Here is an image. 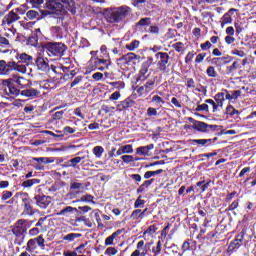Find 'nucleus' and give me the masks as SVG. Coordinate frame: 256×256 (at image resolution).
<instances>
[{"instance_id": "1", "label": "nucleus", "mask_w": 256, "mask_h": 256, "mask_svg": "<svg viewBox=\"0 0 256 256\" xmlns=\"http://www.w3.org/2000/svg\"><path fill=\"white\" fill-rule=\"evenodd\" d=\"M46 7L54 13H64V15H67V11L72 15L77 13L75 0H47Z\"/></svg>"}, {"instance_id": "2", "label": "nucleus", "mask_w": 256, "mask_h": 256, "mask_svg": "<svg viewBox=\"0 0 256 256\" xmlns=\"http://www.w3.org/2000/svg\"><path fill=\"white\" fill-rule=\"evenodd\" d=\"M131 15V8L127 5L112 8L106 12V20L108 23H121Z\"/></svg>"}, {"instance_id": "3", "label": "nucleus", "mask_w": 256, "mask_h": 256, "mask_svg": "<svg viewBox=\"0 0 256 256\" xmlns=\"http://www.w3.org/2000/svg\"><path fill=\"white\" fill-rule=\"evenodd\" d=\"M13 71L25 75V73H27V66L15 61L7 62L5 60H0V75L9 77Z\"/></svg>"}, {"instance_id": "4", "label": "nucleus", "mask_w": 256, "mask_h": 256, "mask_svg": "<svg viewBox=\"0 0 256 256\" xmlns=\"http://www.w3.org/2000/svg\"><path fill=\"white\" fill-rule=\"evenodd\" d=\"M49 57H63L67 46L61 42H48L45 45Z\"/></svg>"}, {"instance_id": "5", "label": "nucleus", "mask_w": 256, "mask_h": 256, "mask_svg": "<svg viewBox=\"0 0 256 256\" xmlns=\"http://www.w3.org/2000/svg\"><path fill=\"white\" fill-rule=\"evenodd\" d=\"M21 15H25V12L21 9H15L10 11L8 14L5 15L2 24L11 26L13 23H17L19 19H21Z\"/></svg>"}, {"instance_id": "6", "label": "nucleus", "mask_w": 256, "mask_h": 256, "mask_svg": "<svg viewBox=\"0 0 256 256\" xmlns=\"http://www.w3.org/2000/svg\"><path fill=\"white\" fill-rule=\"evenodd\" d=\"M37 245L38 247H41V249H45V238H43V236L40 235L36 238L28 240L26 245V251L28 253H33V251L37 249Z\"/></svg>"}, {"instance_id": "7", "label": "nucleus", "mask_w": 256, "mask_h": 256, "mask_svg": "<svg viewBox=\"0 0 256 256\" xmlns=\"http://www.w3.org/2000/svg\"><path fill=\"white\" fill-rule=\"evenodd\" d=\"M155 57L158 60V69L160 71H167V65H169V54H167V52H158Z\"/></svg>"}, {"instance_id": "8", "label": "nucleus", "mask_w": 256, "mask_h": 256, "mask_svg": "<svg viewBox=\"0 0 256 256\" xmlns=\"http://www.w3.org/2000/svg\"><path fill=\"white\" fill-rule=\"evenodd\" d=\"M6 81H10V83H16L19 89H27L29 87V80L25 79V77L20 76L19 74H13L11 78L5 79Z\"/></svg>"}, {"instance_id": "9", "label": "nucleus", "mask_w": 256, "mask_h": 256, "mask_svg": "<svg viewBox=\"0 0 256 256\" xmlns=\"http://www.w3.org/2000/svg\"><path fill=\"white\" fill-rule=\"evenodd\" d=\"M12 233L16 237H21V235L27 233V220H18L12 228Z\"/></svg>"}, {"instance_id": "10", "label": "nucleus", "mask_w": 256, "mask_h": 256, "mask_svg": "<svg viewBox=\"0 0 256 256\" xmlns=\"http://www.w3.org/2000/svg\"><path fill=\"white\" fill-rule=\"evenodd\" d=\"M2 85L3 87H6V95H9L10 97H18V95L21 93V90L17 89V87L11 83V80H2Z\"/></svg>"}, {"instance_id": "11", "label": "nucleus", "mask_w": 256, "mask_h": 256, "mask_svg": "<svg viewBox=\"0 0 256 256\" xmlns=\"http://www.w3.org/2000/svg\"><path fill=\"white\" fill-rule=\"evenodd\" d=\"M217 127V125H209L205 122L197 121L192 124L191 129H196L200 133H207V131H215Z\"/></svg>"}, {"instance_id": "12", "label": "nucleus", "mask_w": 256, "mask_h": 256, "mask_svg": "<svg viewBox=\"0 0 256 256\" xmlns=\"http://www.w3.org/2000/svg\"><path fill=\"white\" fill-rule=\"evenodd\" d=\"M34 199L36 201V205L41 209H47V207L51 205L52 201L51 197L46 195H36Z\"/></svg>"}, {"instance_id": "13", "label": "nucleus", "mask_w": 256, "mask_h": 256, "mask_svg": "<svg viewBox=\"0 0 256 256\" xmlns=\"http://www.w3.org/2000/svg\"><path fill=\"white\" fill-rule=\"evenodd\" d=\"M31 85L33 84L31 83V81H29V87L24 88V90H22L20 94L24 97H37L41 95V91H39V89L37 88H32Z\"/></svg>"}, {"instance_id": "14", "label": "nucleus", "mask_w": 256, "mask_h": 256, "mask_svg": "<svg viewBox=\"0 0 256 256\" xmlns=\"http://www.w3.org/2000/svg\"><path fill=\"white\" fill-rule=\"evenodd\" d=\"M35 63L39 71H49V60L47 58L38 56Z\"/></svg>"}, {"instance_id": "15", "label": "nucleus", "mask_w": 256, "mask_h": 256, "mask_svg": "<svg viewBox=\"0 0 256 256\" xmlns=\"http://www.w3.org/2000/svg\"><path fill=\"white\" fill-rule=\"evenodd\" d=\"M151 26V18H142L136 23V27L143 33H147L149 29L147 27Z\"/></svg>"}, {"instance_id": "16", "label": "nucleus", "mask_w": 256, "mask_h": 256, "mask_svg": "<svg viewBox=\"0 0 256 256\" xmlns=\"http://www.w3.org/2000/svg\"><path fill=\"white\" fill-rule=\"evenodd\" d=\"M153 149H155V145L150 144L147 146L138 147L136 149V153L138 155H143L144 157H149L151 155V151H153Z\"/></svg>"}, {"instance_id": "17", "label": "nucleus", "mask_w": 256, "mask_h": 256, "mask_svg": "<svg viewBox=\"0 0 256 256\" xmlns=\"http://www.w3.org/2000/svg\"><path fill=\"white\" fill-rule=\"evenodd\" d=\"M16 59L19 60V63H24V65H32L33 64V56L27 53H20L16 55Z\"/></svg>"}, {"instance_id": "18", "label": "nucleus", "mask_w": 256, "mask_h": 256, "mask_svg": "<svg viewBox=\"0 0 256 256\" xmlns=\"http://www.w3.org/2000/svg\"><path fill=\"white\" fill-rule=\"evenodd\" d=\"M245 238V232H241L238 235V238L235 239L230 245H229V249L231 251L235 250V249H239L241 247V243H243V239Z\"/></svg>"}, {"instance_id": "19", "label": "nucleus", "mask_w": 256, "mask_h": 256, "mask_svg": "<svg viewBox=\"0 0 256 256\" xmlns=\"http://www.w3.org/2000/svg\"><path fill=\"white\" fill-rule=\"evenodd\" d=\"M214 101L216 102V109L219 111V107L223 108V103L225 101V92H219L214 96Z\"/></svg>"}, {"instance_id": "20", "label": "nucleus", "mask_w": 256, "mask_h": 256, "mask_svg": "<svg viewBox=\"0 0 256 256\" xmlns=\"http://www.w3.org/2000/svg\"><path fill=\"white\" fill-rule=\"evenodd\" d=\"M81 161H83V158L81 157L72 158L64 163V167H73L74 169H77L79 167L77 165H79Z\"/></svg>"}, {"instance_id": "21", "label": "nucleus", "mask_w": 256, "mask_h": 256, "mask_svg": "<svg viewBox=\"0 0 256 256\" xmlns=\"http://www.w3.org/2000/svg\"><path fill=\"white\" fill-rule=\"evenodd\" d=\"M140 89H144L145 93H151L155 89V79L148 80Z\"/></svg>"}, {"instance_id": "22", "label": "nucleus", "mask_w": 256, "mask_h": 256, "mask_svg": "<svg viewBox=\"0 0 256 256\" xmlns=\"http://www.w3.org/2000/svg\"><path fill=\"white\" fill-rule=\"evenodd\" d=\"M151 102L155 105V107H158L159 109L165 105V100H163L159 95L152 96Z\"/></svg>"}, {"instance_id": "23", "label": "nucleus", "mask_w": 256, "mask_h": 256, "mask_svg": "<svg viewBox=\"0 0 256 256\" xmlns=\"http://www.w3.org/2000/svg\"><path fill=\"white\" fill-rule=\"evenodd\" d=\"M213 61L216 65H227L228 63H231V56L214 58Z\"/></svg>"}, {"instance_id": "24", "label": "nucleus", "mask_w": 256, "mask_h": 256, "mask_svg": "<svg viewBox=\"0 0 256 256\" xmlns=\"http://www.w3.org/2000/svg\"><path fill=\"white\" fill-rule=\"evenodd\" d=\"M149 77V68L143 65L139 72V79L140 81H145Z\"/></svg>"}, {"instance_id": "25", "label": "nucleus", "mask_w": 256, "mask_h": 256, "mask_svg": "<svg viewBox=\"0 0 256 256\" xmlns=\"http://www.w3.org/2000/svg\"><path fill=\"white\" fill-rule=\"evenodd\" d=\"M35 19H39V12L35 11V10H29L26 13V17L25 20L26 21H33Z\"/></svg>"}, {"instance_id": "26", "label": "nucleus", "mask_w": 256, "mask_h": 256, "mask_svg": "<svg viewBox=\"0 0 256 256\" xmlns=\"http://www.w3.org/2000/svg\"><path fill=\"white\" fill-rule=\"evenodd\" d=\"M132 105H133V101L126 99L120 102V104H118L117 109L118 111H123V109H129V107H131Z\"/></svg>"}, {"instance_id": "27", "label": "nucleus", "mask_w": 256, "mask_h": 256, "mask_svg": "<svg viewBox=\"0 0 256 256\" xmlns=\"http://www.w3.org/2000/svg\"><path fill=\"white\" fill-rule=\"evenodd\" d=\"M146 212L147 209H145L144 211H142L141 209L134 210L131 214V219H143Z\"/></svg>"}, {"instance_id": "28", "label": "nucleus", "mask_w": 256, "mask_h": 256, "mask_svg": "<svg viewBox=\"0 0 256 256\" xmlns=\"http://www.w3.org/2000/svg\"><path fill=\"white\" fill-rule=\"evenodd\" d=\"M233 23V18H231V15L229 13H226L222 17L221 27H225V25H229Z\"/></svg>"}, {"instance_id": "29", "label": "nucleus", "mask_w": 256, "mask_h": 256, "mask_svg": "<svg viewBox=\"0 0 256 256\" xmlns=\"http://www.w3.org/2000/svg\"><path fill=\"white\" fill-rule=\"evenodd\" d=\"M92 151L97 159H101L103 153H105L103 146H95Z\"/></svg>"}, {"instance_id": "30", "label": "nucleus", "mask_w": 256, "mask_h": 256, "mask_svg": "<svg viewBox=\"0 0 256 256\" xmlns=\"http://www.w3.org/2000/svg\"><path fill=\"white\" fill-rule=\"evenodd\" d=\"M212 141V139H194L192 140V143H196L197 145L205 147V145H211Z\"/></svg>"}, {"instance_id": "31", "label": "nucleus", "mask_w": 256, "mask_h": 256, "mask_svg": "<svg viewBox=\"0 0 256 256\" xmlns=\"http://www.w3.org/2000/svg\"><path fill=\"white\" fill-rule=\"evenodd\" d=\"M79 237H81V234L79 233H70L63 237V241L72 242V241H75V239H79Z\"/></svg>"}, {"instance_id": "32", "label": "nucleus", "mask_w": 256, "mask_h": 256, "mask_svg": "<svg viewBox=\"0 0 256 256\" xmlns=\"http://www.w3.org/2000/svg\"><path fill=\"white\" fill-rule=\"evenodd\" d=\"M39 183H40L39 179H30V180L24 181L22 183V187L29 188V187H33V185H37Z\"/></svg>"}, {"instance_id": "33", "label": "nucleus", "mask_w": 256, "mask_h": 256, "mask_svg": "<svg viewBox=\"0 0 256 256\" xmlns=\"http://www.w3.org/2000/svg\"><path fill=\"white\" fill-rule=\"evenodd\" d=\"M161 173H163L162 169L156 171H147L144 174V179H151V177H155V175H161Z\"/></svg>"}, {"instance_id": "34", "label": "nucleus", "mask_w": 256, "mask_h": 256, "mask_svg": "<svg viewBox=\"0 0 256 256\" xmlns=\"http://www.w3.org/2000/svg\"><path fill=\"white\" fill-rule=\"evenodd\" d=\"M237 69H239V62L234 61L231 66L226 68V73L227 75H231V73H234V71H237Z\"/></svg>"}, {"instance_id": "35", "label": "nucleus", "mask_w": 256, "mask_h": 256, "mask_svg": "<svg viewBox=\"0 0 256 256\" xmlns=\"http://www.w3.org/2000/svg\"><path fill=\"white\" fill-rule=\"evenodd\" d=\"M70 189H73L76 191H83L85 189V186L83 185V183L71 182Z\"/></svg>"}, {"instance_id": "36", "label": "nucleus", "mask_w": 256, "mask_h": 256, "mask_svg": "<svg viewBox=\"0 0 256 256\" xmlns=\"http://www.w3.org/2000/svg\"><path fill=\"white\" fill-rule=\"evenodd\" d=\"M73 211H77V208H73L71 206H67L66 208L62 209L59 212V215H64L65 217H67L69 215V213H73Z\"/></svg>"}, {"instance_id": "37", "label": "nucleus", "mask_w": 256, "mask_h": 256, "mask_svg": "<svg viewBox=\"0 0 256 256\" xmlns=\"http://www.w3.org/2000/svg\"><path fill=\"white\" fill-rule=\"evenodd\" d=\"M225 113L226 115H230L231 117H233V115H239V111L231 105L226 107Z\"/></svg>"}, {"instance_id": "38", "label": "nucleus", "mask_w": 256, "mask_h": 256, "mask_svg": "<svg viewBox=\"0 0 256 256\" xmlns=\"http://www.w3.org/2000/svg\"><path fill=\"white\" fill-rule=\"evenodd\" d=\"M139 43L140 42L138 40H134L130 44L126 45V49H128V51H135V49L139 48Z\"/></svg>"}, {"instance_id": "39", "label": "nucleus", "mask_w": 256, "mask_h": 256, "mask_svg": "<svg viewBox=\"0 0 256 256\" xmlns=\"http://www.w3.org/2000/svg\"><path fill=\"white\" fill-rule=\"evenodd\" d=\"M147 33H151L152 35H159L160 28H159V26H157L155 24L154 25L150 24Z\"/></svg>"}, {"instance_id": "40", "label": "nucleus", "mask_w": 256, "mask_h": 256, "mask_svg": "<svg viewBox=\"0 0 256 256\" xmlns=\"http://www.w3.org/2000/svg\"><path fill=\"white\" fill-rule=\"evenodd\" d=\"M95 199V197H93V195L91 194H86V195H83L81 198H80V201H84L86 203H93V205H95V201H93Z\"/></svg>"}, {"instance_id": "41", "label": "nucleus", "mask_w": 256, "mask_h": 256, "mask_svg": "<svg viewBox=\"0 0 256 256\" xmlns=\"http://www.w3.org/2000/svg\"><path fill=\"white\" fill-rule=\"evenodd\" d=\"M13 197V192L11 191H3L1 195V201L5 202L8 201V199H11Z\"/></svg>"}, {"instance_id": "42", "label": "nucleus", "mask_w": 256, "mask_h": 256, "mask_svg": "<svg viewBox=\"0 0 256 256\" xmlns=\"http://www.w3.org/2000/svg\"><path fill=\"white\" fill-rule=\"evenodd\" d=\"M24 214L25 215H34L35 212H33V207L29 203L24 204Z\"/></svg>"}, {"instance_id": "43", "label": "nucleus", "mask_w": 256, "mask_h": 256, "mask_svg": "<svg viewBox=\"0 0 256 256\" xmlns=\"http://www.w3.org/2000/svg\"><path fill=\"white\" fill-rule=\"evenodd\" d=\"M206 75L213 78L217 77V71L215 70V67L209 66L206 70Z\"/></svg>"}, {"instance_id": "44", "label": "nucleus", "mask_w": 256, "mask_h": 256, "mask_svg": "<svg viewBox=\"0 0 256 256\" xmlns=\"http://www.w3.org/2000/svg\"><path fill=\"white\" fill-rule=\"evenodd\" d=\"M173 49H175V51H177L178 53H181V51H183L185 45L183 44V42H177L175 44L172 45Z\"/></svg>"}, {"instance_id": "45", "label": "nucleus", "mask_w": 256, "mask_h": 256, "mask_svg": "<svg viewBox=\"0 0 256 256\" xmlns=\"http://www.w3.org/2000/svg\"><path fill=\"white\" fill-rule=\"evenodd\" d=\"M143 205H145V200L141 199V196H138V198L136 199V201L134 203L135 209H139V208L143 207Z\"/></svg>"}, {"instance_id": "46", "label": "nucleus", "mask_w": 256, "mask_h": 256, "mask_svg": "<svg viewBox=\"0 0 256 256\" xmlns=\"http://www.w3.org/2000/svg\"><path fill=\"white\" fill-rule=\"evenodd\" d=\"M162 245L161 241L157 242V246L152 248V253H154L155 256L159 255V253H161V249H162Z\"/></svg>"}, {"instance_id": "47", "label": "nucleus", "mask_w": 256, "mask_h": 256, "mask_svg": "<svg viewBox=\"0 0 256 256\" xmlns=\"http://www.w3.org/2000/svg\"><path fill=\"white\" fill-rule=\"evenodd\" d=\"M121 159L124 163H133L135 161V158L131 155H123L121 156Z\"/></svg>"}, {"instance_id": "48", "label": "nucleus", "mask_w": 256, "mask_h": 256, "mask_svg": "<svg viewBox=\"0 0 256 256\" xmlns=\"http://www.w3.org/2000/svg\"><path fill=\"white\" fill-rule=\"evenodd\" d=\"M65 114V111L61 110V111H58V112H55L52 116V119L54 121H57L59 119H63V115Z\"/></svg>"}, {"instance_id": "49", "label": "nucleus", "mask_w": 256, "mask_h": 256, "mask_svg": "<svg viewBox=\"0 0 256 256\" xmlns=\"http://www.w3.org/2000/svg\"><path fill=\"white\" fill-rule=\"evenodd\" d=\"M122 150L124 151V154H131L133 153V146L131 144H127L122 146Z\"/></svg>"}, {"instance_id": "50", "label": "nucleus", "mask_w": 256, "mask_h": 256, "mask_svg": "<svg viewBox=\"0 0 256 256\" xmlns=\"http://www.w3.org/2000/svg\"><path fill=\"white\" fill-rule=\"evenodd\" d=\"M33 161H36V163H51V161H49L48 157H40V158H33Z\"/></svg>"}, {"instance_id": "51", "label": "nucleus", "mask_w": 256, "mask_h": 256, "mask_svg": "<svg viewBox=\"0 0 256 256\" xmlns=\"http://www.w3.org/2000/svg\"><path fill=\"white\" fill-rule=\"evenodd\" d=\"M232 55H236L237 57H246V53L243 50L234 49L231 52Z\"/></svg>"}, {"instance_id": "52", "label": "nucleus", "mask_w": 256, "mask_h": 256, "mask_svg": "<svg viewBox=\"0 0 256 256\" xmlns=\"http://www.w3.org/2000/svg\"><path fill=\"white\" fill-rule=\"evenodd\" d=\"M205 103H208V105H212L213 107V113H217V104L213 99H206Z\"/></svg>"}, {"instance_id": "53", "label": "nucleus", "mask_w": 256, "mask_h": 256, "mask_svg": "<svg viewBox=\"0 0 256 256\" xmlns=\"http://www.w3.org/2000/svg\"><path fill=\"white\" fill-rule=\"evenodd\" d=\"M147 115L148 117H156L157 115V109L153 108V107H149L147 109Z\"/></svg>"}, {"instance_id": "54", "label": "nucleus", "mask_w": 256, "mask_h": 256, "mask_svg": "<svg viewBox=\"0 0 256 256\" xmlns=\"http://www.w3.org/2000/svg\"><path fill=\"white\" fill-rule=\"evenodd\" d=\"M83 81V76H77L74 81L70 84V87H75V85H79Z\"/></svg>"}, {"instance_id": "55", "label": "nucleus", "mask_w": 256, "mask_h": 256, "mask_svg": "<svg viewBox=\"0 0 256 256\" xmlns=\"http://www.w3.org/2000/svg\"><path fill=\"white\" fill-rule=\"evenodd\" d=\"M205 57H207V54L205 53H200L197 55L195 62L196 63H203V59H205Z\"/></svg>"}, {"instance_id": "56", "label": "nucleus", "mask_w": 256, "mask_h": 256, "mask_svg": "<svg viewBox=\"0 0 256 256\" xmlns=\"http://www.w3.org/2000/svg\"><path fill=\"white\" fill-rule=\"evenodd\" d=\"M196 111H209V105L200 104L196 107Z\"/></svg>"}, {"instance_id": "57", "label": "nucleus", "mask_w": 256, "mask_h": 256, "mask_svg": "<svg viewBox=\"0 0 256 256\" xmlns=\"http://www.w3.org/2000/svg\"><path fill=\"white\" fill-rule=\"evenodd\" d=\"M171 103H172V105L176 106L177 109H181V107H183V106L181 105V102H179V100H178L176 97H173V98L171 99Z\"/></svg>"}, {"instance_id": "58", "label": "nucleus", "mask_w": 256, "mask_h": 256, "mask_svg": "<svg viewBox=\"0 0 256 256\" xmlns=\"http://www.w3.org/2000/svg\"><path fill=\"white\" fill-rule=\"evenodd\" d=\"M186 87L189 89H195V80H193V78H189L187 80Z\"/></svg>"}, {"instance_id": "59", "label": "nucleus", "mask_w": 256, "mask_h": 256, "mask_svg": "<svg viewBox=\"0 0 256 256\" xmlns=\"http://www.w3.org/2000/svg\"><path fill=\"white\" fill-rule=\"evenodd\" d=\"M92 79L95 81H101L103 79V73L101 72H96L92 75Z\"/></svg>"}, {"instance_id": "60", "label": "nucleus", "mask_w": 256, "mask_h": 256, "mask_svg": "<svg viewBox=\"0 0 256 256\" xmlns=\"http://www.w3.org/2000/svg\"><path fill=\"white\" fill-rule=\"evenodd\" d=\"M105 255H117V250L113 247H109L106 249Z\"/></svg>"}, {"instance_id": "61", "label": "nucleus", "mask_w": 256, "mask_h": 256, "mask_svg": "<svg viewBox=\"0 0 256 256\" xmlns=\"http://www.w3.org/2000/svg\"><path fill=\"white\" fill-rule=\"evenodd\" d=\"M119 97H121V93L114 92L110 95L109 99H110V101H117V99H119Z\"/></svg>"}, {"instance_id": "62", "label": "nucleus", "mask_w": 256, "mask_h": 256, "mask_svg": "<svg viewBox=\"0 0 256 256\" xmlns=\"http://www.w3.org/2000/svg\"><path fill=\"white\" fill-rule=\"evenodd\" d=\"M232 100H237L241 97V90L232 91Z\"/></svg>"}, {"instance_id": "63", "label": "nucleus", "mask_w": 256, "mask_h": 256, "mask_svg": "<svg viewBox=\"0 0 256 256\" xmlns=\"http://www.w3.org/2000/svg\"><path fill=\"white\" fill-rule=\"evenodd\" d=\"M30 237H35L36 235H39V228H32L29 230Z\"/></svg>"}, {"instance_id": "64", "label": "nucleus", "mask_w": 256, "mask_h": 256, "mask_svg": "<svg viewBox=\"0 0 256 256\" xmlns=\"http://www.w3.org/2000/svg\"><path fill=\"white\" fill-rule=\"evenodd\" d=\"M64 256H77V252L66 250L63 252Z\"/></svg>"}]
</instances>
